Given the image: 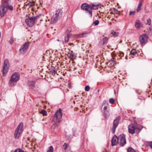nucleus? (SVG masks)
Returning a JSON list of instances; mask_svg holds the SVG:
<instances>
[{
	"instance_id": "f257e3e1",
	"label": "nucleus",
	"mask_w": 152,
	"mask_h": 152,
	"mask_svg": "<svg viewBox=\"0 0 152 152\" xmlns=\"http://www.w3.org/2000/svg\"><path fill=\"white\" fill-rule=\"evenodd\" d=\"M134 124H130L128 126L129 132L133 134L135 133L137 134L139 133L142 128V126L137 125V123L134 121Z\"/></svg>"
},
{
	"instance_id": "f03ea898",
	"label": "nucleus",
	"mask_w": 152,
	"mask_h": 152,
	"mask_svg": "<svg viewBox=\"0 0 152 152\" xmlns=\"http://www.w3.org/2000/svg\"><path fill=\"white\" fill-rule=\"evenodd\" d=\"M12 11L13 10V6L10 4L0 5V16L1 18L4 17L6 15L7 10Z\"/></svg>"
},
{
	"instance_id": "7ed1b4c3",
	"label": "nucleus",
	"mask_w": 152,
	"mask_h": 152,
	"mask_svg": "<svg viewBox=\"0 0 152 152\" xmlns=\"http://www.w3.org/2000/svg\"><path fill=\"white\" fill-rule=\"evenodd\" d=\"M63 11L61 9H58L56 11L55 14L53 15L51 19V22L54 23L58 20L62 16Z\"/></svg>"
},
{
	"instance_id": "20e7f679",
	"label": "nucleus",
	"mask_w": 152,
	"mask_h": 152,
	"mask_svg": "<svg viewBox=\"0 0 152 152\" xmlns=\"http://www.w3.org/2000/svg\"><path fill=\"white\" fill-rule=\"evenodd\" d=\"M23 123L21 122L17 127L14 134L15 137L16 139H18L21 136L23 132Z\"/></svg>"
},
{
	"instance_id": "39448f33",
	"label": "nucleus",
	"mask_w": 152,
	"mask_h": 152,
	"mask_svg": "<svg viewBox=\"0 0 152 152\" xmlns=\"http://www.w3.org/2000/svg\"><path fill=\"white\" fill-rule=\"evenodd\" d=\"M61 111V108H59L56 112L53 118V121L54 122L59 123L61 121L62 116Z\"/></svg>"
},
{
	"instance_id": "423d86ee",
	"label": "nucleus",
	"mask_w": 152,
	"mask_h": 152,
	"mask_svg": "<svg viewBox=\"0 0 152 152\" xmlns=\"http://www.w3.org/2000/svg\"><path fill=\"white\" fill-rule=\"evenodd\" d=\"M40 15H37L34 17H31L29 18L26 19L25 22L27 25L29 27L32 26L36 22L37 19H39Z\"/></svg>"
},
{
	"instance_id": "0eeeda50",
	"label": "nucleus",
	"mask_w": 152,
	"mask_h": 152,
	"mask_svg": "<svg viewBox=\"0 0 152 152\" xmlns=\"http://www.w3.org/2000/svg\"><path fill=\"white\" fill-rule=\"evenodd\" d=\"M71 31V30L70 28H69L67 30L66 32V35L67 38H69L70 37H74L75 38H80L82 37H85L86 36L85 35H87V33H83L81 34L74 35L73 36H72L71 34H70V32Z\"/></svg>"
},
{
	"instance_id": "6e6552de",
	"label": "nucleus",
	"mask_w": 152,
	"mask_h": 152,
	"mask_svg": "<svg viewBox=\"0 0 152 152\" xmlns=\"http://www.w3.org/2000/svg\"><path fill=\"white\" fill-rule=\"evenodd\" d=\"M20 78V75L18 73H15L11 76L10 80V86H12L14 85V83L18 81Z\"/></svg>"
},
{
	"instance_id": "1a4fd4ad",
	"label": "nucleus",
	"mask_w": 152,
	"mask_h": 152,
	"mask_svg": "<svg viewBox=\"0 0 152 152\" xmlns=\"http://www.w3.org/2000/svg\"><path fill=\"white\" fill-rule=\"evenodd\" d=\"M9 66L8 60L7 59H5L4 61L3 69L2 70L3 76H5L7 74L9 68Z\"/></svg>"
},
{
	"instance_id": "9d476101",
	"label": "nucleus",
	"mask_w": 152,
	"mask_h": 152,
	"mask_svg": "<svg viewBox=\"0 0 152 152\" xmlns=\"http://www.w3.org/2000/svg\"><path fill=\"white\" fill-rule=\"evenodd\" d=\"M120 119V116H118L113 121V127L111 129L112 132L113 134H114L115 132V129L118 125Z\"/></svg>"
},
{
	"instance_id": "9b49d317",
	"label": "nucleus",
	"mask_w": 152,
	"mask_h": 152,
	"mask_svg": "<svg viewBox=\"0 0 152 152\" xmlns=\"http://www.w3.org/2000/svg\"><path fill=\"white\" fill-rule=\"evenodd\" d=\"M29 45V43L27 42L22 45L19 50V52L21 54L26 53L28 48Z\"/></svg>"
},
{
	"instance_id": "f8f14e48",
	"label": "nucleus",
	"mask_w": 152,
	"mask_h": 152,
	"mask_svg": "<svg viewBox=\"0 0 152 152\" xmlns=\"http://www.w3.org/2000/svg\"><path fill=\"white\" fill-rule=\"evenodd\" d=\"M119 140H120V145L123 146L126 143L125 138V135L124 134L120 135L118 137Z\"/></svg>"
},
{
	"instance_id": "ddd939ff",
	"label": "nucleus",
	"mask_w": 152,
	"mask_h": 152,
	"mask_svg": "<svg viewBox=\"0 0 152 152\" xmlns=\"http://www.w3.org/2000/svg\"><path fill=\"white\" fill-rule=\"evenodd\" d=\"M99 5H94L93 4H90V9L89 10V13L91 15V16H92V10H96L99 7Z\"/></svg>"
},
{
	"instance_id": "4468645a",
	"label": "nucleus",
	"mask_w": 152,
	"mask_h": 152,
	"mask_svg": "<svg viewBox=\"0 0 152 152\" xmlns=\"http://www.w3.org/2000/svg\"><path fill=\"white\" fill-rule=\"evenodd\" d=\"M81 8L82 9L88 11L89 12V10L90 9V4L88 5L87 3L83 4L81 5Z\"/></svg>"
},
{
	"instance_id": "2eb2a0df",
	"label": "nucleus",
	"mask_w": 152,
	"mask_h": 152,
	"mask_svg": "<svg viewBox=\"0 0 152 152\" xmlns=\"http://www.w3.org/2000/svg\"><path fill=\"white\" fill-rule=\"evenodd\" d=\"M118 140V138L116 136H114L111 140L112 145L114 146L116 145Z\"/></svg>"
},
{
	"instance_id": "dca6fc26",
	"label": "nucleus",
	"mask_w": 152,
	"mask_h": 152,
	"mask_svg": "<svg viewBox=\"0 0 152 152\" xmlns=\"http://www.w3.org/2000/svg\"><path fill=\"white\" fill-rule=\"evenodd\" d=\"M28 87L31 89H33L35 86V82L34 81H29L28 82Z\"/></svg>"
},
{
	"instance_id": "f3484780",
	"label": "nucleus",
	"mask_w": 152,
	"mask_h": 152,
	"mask_svg": "<svg viewBox=\"0 0 152 152\" xmlns=\"http://www.w3.org/2000/svg\"><path fill=\"white\" fill-rule=\"evenodd\" d=\"M108 41V39H102L99 42V45L102 46L105 44Z\"/></svg>"
},
{
	"instance_id": "a211bd4d",
	"label": "nucleus",
	"mask_w": 152,
	"mask_h": 152,
	"mask_svg": "<svg viewBox=\"0 0 152 152\" xmlns=\"http://www.w3.org/2000/svg\"><path fill=\"white\" fill-rule=\"evenodd\" d=\"M142 24L140 20H137L135 22V27L137 29H139L140 27L141 26Z\"/></svg>"
},
{
	"instance_id": "6ab92c4d",
	"label": "nucleus",
	"mask_w": 152,
	"mask_h": 152,
	"mask_svg": "<svg viewBox=\"0 0 152 152\" xmlns=\"http://www.w3.org/2000/svg\"><path fill=\"white\" fill-rule=\"evenodd\" d=\"M11 0H2L1 4L0 5L10 4Z\"/></svg>"
},
{
	"instance_id": "aec40b11",
	"label": "nucleus",
	"mask_w": 152,
	"mask_h": 152,
	"mask_svg": "<svg viewBox=\"0 0 152 152\" xmlns=\"http://www.w3.org/2000/svg\"><path fill=\"white\" fill-rule=\"evenodd\" d=\"M140 42L142 45H144L147 42V39H140Z\"/></svg>"
},
{
	"instance_id": "412c9836",
	"label": "nucleus",
	"mask_w": 152,
	"mask_h": 152,
	"mask_svg": "<svg viewBox=\"0 0 152 152\" xmlns=\"http://www.w3.org/2000/svg\"><path fill=\"white\" fill-rule=\"evenodd\" d=\"M67 56L68 57L71 59H73L75 58V55L73 54L72 51L71 52L68 53Z\"/></svg>"
},
{
	"instance_id": "4be33fe9",
	"label": "nucleus",
	"mask_w": 152,
	"mask_h": 152,
	"mask_svg": "<svg viewBox=\"0 0 152 152\" xmlns=\"http://www.w3.org/2000/svg\"><path fill=\"white\" fill-rule=\"evenodd\" d=\"M142 6V3L141 2H140L138 4V6L136 10L137 12H139L141 10V7Z\"/></svg>"
},
{
	"instance_id": "5701e85b",
	"label": "nucleus",
	"mask_w": 152,
	"mask_h": 152,
	"mask_svg": "<svg viewBox=\"0 0 152 152\" xmlns=\"http://www.w3.org/2000/svg\"><path fill=\"white\" fill-rule=\"evenodd\" d=\"M130 53L133 55H135L137 53V51L136 49H133L130 51Z\"/></svg>"
},
{
	"instance_id": "b1692460",
	"label": "nucleus",
	"mask_w": 152,
	"mask_h": 152,
	"mask_svg": "<svg viewBox=\"0 0 152 152\" xmlns=\"http://www.w3.org/2000/svg\"><path fill=\"white\" fill-rule=\"evenodd\" d=\"M111 34L113 35V37H117L118 35V33L113 31Z\"/></svg>"
},
{
	"instance_id": "393cba45",
	"label": "nucleus",
	"mask_w": 152,
	"mask_h": 152,
	"mask_svg": "<svg viewBox=\"0 0 152 152\" xmlns=\"http://www.w3.org/2000/svg\"><path fill=\"white\" fill-rule=\"evenodd\" d=\"M127 151L128 152H138V151H136L132 148L130 147L128 148L127 149Z\"/></svg>"
},
{
	"instance_id": "a878e982",
	"label": "nucleus",
	"mask_w": 152,
	"mask_h": 152,
	"mask_svg": "<svg viewBox=\"0 0 152 152\" xmlns=\"http://www.w3.org/2000/svg\"><path fill=\"white\" fill-rule=\"evenodd\" d=\"M40 113L42 114L43 116H46L47 115V111L45 110H42Z\"/></svg>"
},
{
	"instance_id": "bb28decb",
	"label": "nucleus",
	"mask_w": 152,
	"mask_h": 152,
	"mask_svg": "<svg viewBox=\"0 0 152 152\" xmlns=\"http://www.w3.org/2000/svg\"><path fill=\"white\" fill-rule=\"evenodd\" d=\"M107 106H105L104 107V113L105 114V115H107V114H106V113L108 112V111L107 110Z\"/></svg>"
},
{
	"instance_id": "cd10ccee",
	"label": "nucleus",
	"mask_w": 152,
	"mask_h": 152,
	"mask_svg": "<svg viewBox=\"0 0 152 152\" xmlns=\"http://www.w3.org/2000/svg\"><path fill=\"white\" fill-rule=\"evenodd\" d=\"M53 148L52 146H51L49 147V149L47 152H53Z\"/></svg>"
},
{
	"instance_id": "c85d7f7f",
	"label": "nucleus",
	"mask_w": 152,
	"mask_h": 152,
	"mask_svg": "<svg viewBox=\"0 0 152 152\" xmlns=\"http://www.w3.org/2000/svg\"><path fill=\"white\" fill-rule=\"evenodd\" d=\"M115 99L112 98H111L109 99V102L111 104H113L114 102H115Z\"/></svg>"
},
{
	"instance_id": "c756f323",
	"label": "nucleus",
	"mask_w": 152,
	"mask_h": 152,
	"mask_svg": "<svg viewBox=\"0 0 152 152\" xmlns=\"http://www.w3.org/2000/svg\"><path fill=\"white\" fill-rule=\"evenodd\" d=\"M147 37H148L147 36L146 34L145 33L141 35L140 38H147Z\"/></svg>"
},
{
	"instance_id": "7c9ffc66",
	"label": "nucleus",
	"mask_w": 152,
	"mask_h": 152,
	"mask_svg": "<svg viewBox=\"0 0 152 152\" xmlns=\"http://www.w3.org/2000/svg\"><path fill=\"white\" fill-rule=\"evenodd\" d=\"M99 23V21L98 20H96L95 21L93 24V25L94 26H96Z\"/></svg>"
},
{
	"instance_id": "2f4dec72",
	"label": "nucleus",
	"mask_w": 152,
	"mask_h": 152,
	"mask_svg": "<svg viewBox=\"0 0 152 152\" xmlns=\"http://www.w3.org/2000/svg\"><path fill=\"white\" fill-rule=\"evenodd\" d=\"M63 148H64V150L65 151L67 148L68 144L66 143H65L63 145Z\"/></svg>"
},
{
	"instance_id": "473e14b6",
	"label": "nucleus",
	"mask_w": 152,
	"mask_h": 152,
	"mask_svg": "<svg viewBox=\"0 0 152 152\" xmlns=\"http://www.w3.org/2000/svg\"><path fill=\"white\" fill-rule=\"evenodd\" d=\"M35 5V3L34 2H30L28 4V5L30 7H33Z\"/></svg>"
},
{
	"instance_id": "72a5a7b5",
	"label": "nucleus",
	"mask_w": 152,
	"mask_h": 152,
	"mask_svg": "<svg viewBox=\"0 0 152 152\" xmlns=\"http://www.w3.org/2000/svg\"><path fill=\"white\" fill-rule=\"evenodd\" d=\"M147 24L149 26H150L151 24V20L150 18H148L147 20Z\"/></svg>"
},
{
	"instance_id": "f704fd0d",
	"label": "nucleus",
	"mask_w": 152,
	"mask_h": 152,
	"mask_svg": "<svg viewBox=\"0 0 152 152\" xmlns=\"http://www.w3.org/2000/svg\"><path fill=\"white\" fill-rule=\"evenodd\" d=\"M104 105L105 106L108 105V102L106 100L104 101L103 102L102 106H103Z\"/></svg>"
},
{
	"instance_id": "c9c22d12",
	"label": "nucleus",
	"mask_w": 152,
	"mask_h": 152,
	"mask_svg": "<svg viewBox=\"0 0 152 152\" xmlns=\"http://www.w3.org/2000/svg\"><path fill=\"white\" fill-rule=\"evenodd\" d=\"M135 11H130L129 12V15H135Z\"/></svg>"
},
{
	"instance_id": "e433bc0d",
	"label": "nucleus",
	"mask_w": 152,
	"mask_h": 152,
	"mask_svg": "<svg viewBox=\"0 0 152 152\" xmlns=\"http://www.w3.org/2000/svg\"><path fill=\"white\" fill-rule=\"evenodd\" d=\"M90 87L89 86H86L85 87V89L86 91H89V90L90 89Z\"/></svg>"
},
{
	"instance_id": "4c0bfd02",
	"label": "nucleus",
	"mask_w": 152,
	"mask_h": 152,
	"mask_svg": "<svg viewBox=\"0 0 152 152\" xmlns=\"http://www.w3.org/2000/svg\"><path fill=\"white\" fill-rule=\"evenodd\" d=\"M148 35L149 36H151L152 34V30L150 29L148 31Z\"/></svg>"
},
{
	"instance_id": "58836bf2",
	"label": "nucleus",
	"mask_w": 152,
	"mask_h": 152,
	"mask_svg": "<svg viewBox=\"0 0 152 152\" xmlns=\"http://www.w3.org/2000/svg\"><path fill=\"white\" fill-rule=\"evenodd\" d=\"M147 145L150 146L151 148H152V142H148L147 143Z\"/></svg>"
},
{
	"instance_id": "ea45409f",
	"label": "nucleus",
	"mask_w": 152,
	"mask_h": 152,
	"mask_svg": "<svg viewBox=\"0 0 152 152\" xmlns=\"http://www.w3.org/2000/svg\"><path fill=\"white\" fill-rule=\"evenodd\" d=\"M21 149L20 148H18L16 149L14 152H19V151H20V150H21Z\"/></svg>"
},
{
	"instance_id": "a19ab883",
	"label": "nucleus",
	"mask_w": 152,
	"mask_h": 152,
	"mask_svg": "<svg viewBox=\"0 0 152 152\" xmlns=\"http://www.w3.org/2000/svg\"><path fill=\"white\" fill-rule=\"evenodd\" d=\"M13 39H10V41H9L11 45H12L13 44Z\"/></svg>"
},
{
	"instance_id": "79ce46f5",
	"label": "nucleus",
	"mask_w": 152,
	"mask_h": 152,
	"mask_svg": "<svg viewBox=\"0 0 152 152\" xmlns=\"http://www.w3.org/2000/svg\"><path fill=\"white\" fill-rule=\"evenodd\" d=\"M113 9L114 10V12H115V13L117 14L118 11V10L117 9L115 8H114Z\"/></svg>"
},
{
	"instance_id": "37998d69",
	"label": "nucleus",
	"mask_w": 152,
	"mask_h": 152,
	"mask_svg": "<svg viewBox=\"0 0 152 152\" xmlns=\"http://www.w3.org/2000/svg\"><path fill=\"white\" fill-rule=\"evenodd\" d=\"M69 40V39H65V43L67 42Z\"/></svg>"
},
{
	"instance_id": "c03bdc74",
	"label": "nucleus",
	"mask_w": 152,
	"mask_h": 152,
	"mask_svg": "<svg viewBox=\"0 0 152 152\" xmlns=\"http://www.w3.org/2000/svg\"><path fill=\"white\" fill-rule=\"evenodd\" d=\"M20 151H19V152H25L23 151L22 150H20Z\"/></svg>"
},
{
	"instance_id": "a18cd8bd",
	"label": "nucleus",
	"mask_w": 152,
	"mask_h": 152,
	"mask_svg": "<svg viewBox=\"0 0 152 152\" xmlns=\"http://www.w3.org/2000/svg\"><path fill=\"white\" fill-rule=\"evenodd\" d=\"M1 33L0 32V38L1 37Z\"/></svg>"
},
{
	"instance_id": "49530a36",
	"label": "nucleus",
	"mask_w": 152,
	"mask_h": 152,
	"mask_svg": "<svg viewBox=\"0 0 152 152\" xmlns=\"http://www.w3.org/2000/svg\"><path fill=\"white\" fill-rule=\"evenodd\" d=\"M52 68L53 69L55 68V67H52Z\"/></svg>"
},
{
	"instance_id": "de8ad7c7",
	"label": "nucleus",
	"mask_w": 152,
	"mask_h": 152,
	"mask_svg": "<svg viewBox=\"0 0 152 152\" xmlns=\"http://www.w3.org/2000/svg\"><path fill=\"white\" fill-rule=\"evenodd\" d=\"M57 40L58 41H59V40L58 39Z\"/></svg>"
},
{
	"instance_id": "09e8293b",
	"label": "nucleus",
	"mask_w": 152,
	"mask_h": 152,
	"mask_svg": "<svg viewBox=\"0 0 152 152\" xmlns=\"http://www.w3.org/2000/svg\"><path fill=\"white\" fill-rule=\"evenodd\" d=\"M104 38H107V37H105Z\"/></svg>"
},
{
	"instance_id": "8fccbe9b",
	"label": "nucleus",
	"mask_w": 152,
	"mask_h": 152,
	"mask_svg": "<svg viewBox=\"0 0 152 152\" xmlns=\"http://www.w3.org/2000/svg\"><path fill=\"white\" fill-rule=\"evenodd\" d=\"M122 54L123 55H124V53H122Z\"/></svg>"
},
{
	"instance_id": "3c124183",
	"label": "nucleus",
	"mask_w": 152,
	"mask_h": 152,
	"mask_svg": "<svg viewBox=\"0 0 152 152\" xmlns=\"http://www.w3.org/2000/svg\"><path fill=\"white\" fill-rule=\"evenodd\" d=\"M1 100V99H0V100Z\"/></svg>"
}]
</instances>
